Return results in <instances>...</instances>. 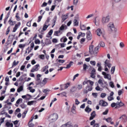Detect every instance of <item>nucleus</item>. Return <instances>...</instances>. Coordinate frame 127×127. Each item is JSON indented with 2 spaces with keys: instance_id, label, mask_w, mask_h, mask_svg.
<instances>
[{
  "instance_id": "nucleus-1",
  "label": "nucleus",
  "mask_w": 127,
  "mask_h": 127,
  "mask_svg": "<svg viewBox=\"0 0 127 127\" xmlns=\"http://www.w3.org/2000/svg\"><path fill=\"white\" fill-rule=\"evenodd\" d=\"M99 47L98 46L94 48L93 45H90L89 46V52L90 55L93 57L96 56L99 51Z\"/></svg>"
},
{
  "instance_id": "nucleus-2",
  "label": "nucleus",
  "mask_w": 127,
  "mask_h": 127,
  "mask_svg": "<svg viewBox=\"0 0 127 127\" xmlns=\"http://www.w3.org/2000/svg\"><path fill=\"white\" fill-rule=\"evenodd\" d=\"M108 29L110 32H117V29L115 27L114 24L112 22H110L107 25Z\"/></svg>"
},
{
  "instance_id": "nucleus-3",
  "label": "nucleus",
  "mask_w": 127,
  "mask_h": 127,
  "mask_svg": "<svg viewBox=\"0 0 127 127\" xmlns=\"http://www.w3.org/2000/svg\"><path fill=\"white\" fill-rule=\"evenodd\" d=\"M110 16L109 15L106 16H103L101 19V22L103 25L108 23L109 21Z\"/></svg>"
},
{
  "instance_id": "nucleus-4",
  "label": "nucleus",
  "mask_w": 127,
  "mask_h": 127,
  "mask_svg": "<svg viewBox=\"0 0 127 127\" xmlns=\"http://www.w3.org/2000/svg\"><path fill=\"white\" fill-rule=\"evenodd\" d=\"M98 83L100 84V86L106 89H107L108 84L107 82L104 81H103L101 79H100L98 81Z\"/></svg>"
},
{
  "instance_id": "nucleus-5",
  "label": "nucleus",
  "mask_w": 127,
  "mask_h": 127,
  "mask_svg": "<svg viewBox=\"0 0 127 127\" xmlns=\"http://www.w3.org/2000/svg\"><path fill=\"white\" fill-rule=\"evenodd\" d=\"M104 70L105 71H107L108 69L107 67V66L109 68H110L111 67L112 64H110L109 60H106L104 62Z\"/></svg>"
},
{
  "instance_id": "nucleus-6",
  "label": "nucleus",
  "mask_w": 127,
  "mask_h": 127,
  "mask_svg": "<svg viewBox=\"0 0 127 127\" xmlns=\"http://www.w3.org/2000/svg\"><path fill=\"white\" fill-rule=\"evenodd\" d=\"M58 117V115L56 113L51 115L49 117V120L51 122H53L56 120Z\"/></svg>"
},
{
  "instance_id": "nucleus-7",
  "label": "nucleus",
  "mask_w": 127,
  "mask_h": 127,
  "mask_svg": "<svg viewBox=\"0 0 127 127\" xmlns=\"http://www.w3.org/2000/svg\"><path fill=\"white\" fill-rule=\"evenodd\" d=\"M102 74L104 75V78L105 79H107L109 80H111V77L110 74H107L104 72H102Z\"/></svg>"
},
{
  "instance_id": "nucleus-8",
  "label": "nucleus",
  "mask_w": 127,
  "mask_h": 127,
  "mask_svg": "<svg viewBox=\"0 0 127 127\" xmlns=\"http://www.w3.org/2000/svg\"><path fill=\"white\" fill-rule=\"evenodd\" d=\"M92 89L93 88L92 86H87L86 87V90H84V94H86L89 91H92Z\"/></svg>"
},
{
  "instance_id": "nucleus-9",
  "label": "nucleus",
  "mask_w": 127,
  "mask_h": 127,
  "mask_svg": "<svg viewBox=\"0 0 127 127\" xmlns=\"http://www.w3.org/2000/svg\"><path fill=\"white\" fill-rule=\"evenodd\" d=\"M39 66V64H37L34 66L32 68L31 70L32 72H34L35 71H36L38 70V67Z\"/></svg>"
},
{
  "instance_id": "nucleus-10",
  "label": "nucleus",
  "mask_w": 127,
  "mask_h": 127,
  "mask_svg": "<svg viewBox=\"0 0 127 127\" xmlns=\"http://www.w3.org/2000/svg\"><path fill=\"white\" fill-rule=\"evenodd\" d=\"M68 17V14H63L61 17V22L63 23Z\"/></svg>"
},
{
  "instance_id": "nucleus-11",
  "label": "nucleus",
  "mask_w": 127,
  "mask_h": 127,
  "mask_svg": "<svg viewBox=\"0 0 127 127\" xmlns=\"http://www.w3.org/2000/svg\"><path fill=\"white\" fill-rule=\"evenodd\" d=\"M61 127H73L70 122H68L65 124L63 125Z\"/></svg>"
},
{
  "instance_id": "nucleus-12",
  "label": "nucleus",
  "mask_w": 127,
  "mask_h": 127,
  "mask_svg": "<svg viewBox=\"0 0 127 127\" xmlns=\"http://www.w3.org/2000/svg\"><path fill=\"white\" fill-rule=\"evenodd\" d=\"M96 115L95 113V111H93L91 114V116L90 117L89 119L90 120H92L95 117Z\"/></svg>"
},
{
  "instance_id": "nucleus-13",
  "label": "nucleus",
  "mask_w": 127,
  "mask_h": 127,
  "mask_svg": "<svg viewBox=\"0 0 127 127\" xmlns=\"http://www.w3.org/2000/svg\"><path fill=\"white\" fill-rule=\"evenodd\" d=\"M99 105L103 106H105L107 105V103L103 100H101L99 102Z\"/></svg>"
},
{
  "instance_id": "nucleus-14",
  "label": "nucleus",
  "mask_w": 127,
  "mask_h": 127,
  "mask_svg": "<svg viewBox=\"0 0 127 127\" xmlns=\"http://www.w3.org/2000/svg\"><path fill=\"white\" fill-rule=\"evenodd\" d=\"M95 70L94 68L92 70V72L91 73V76L93 78H95Z\"/></svg>"
},
{
  "instance_id": "nucleus-15",
  "label": "nucleus",
  "mask_w": 127,
  "mask_h": 127,
  "mask_svg": "<svg viewBox=\"0 0 127 127\" xmlns=\"http://www.w3.org/2000/svg\"><path fill=\"white\" fill-rule=\"evenodd\" d=\"M50 24H48V25H47L45 24L43 25V26L42 28V30H41V32H43V31H45L47 28L50 25Z\"/></svg>"
},
{
  "instance_id": "nucleus-16",
  "label": "nucleus",
  "mask_w": 127,
  "mask_h": 127,
  "mask_svg": "<svg viewBox=\"0 0 127 127\" xmlns=\"http://www.w3.org/2000/svg\"><path fill=\"white\" fill-rule=\"evenodd\" d=\"M67 27L64 24H63L61 26L59 29V30L61 31H63L64 29L66 30L67 29Z\"/></svg>"
},
{
  "instance_id": "nucleus-17",
  "label": "nucleus",
  "mask_w": 127,
  "mask_h": 127,
  "mask_svg": "<svg viewBox=\"0 0 127 127\" xmlns=\"http://www.w3.org/2000/svg\"><path fill=\"white\" fill-rule=\"evenodd\" d=\"M20 25V23H19L18 24H16L14 27L13 28V32H15L16 30L17 29L18 26H19Z\"/></svg>"
},
{
  "instance_id": "nucleus-18",
  "label": "nucleus",
  "mask_w": 127,
  "mask_h": 127,
  "mask_svg": "<svg viewBox=\"0 0 127 127\" xmlns=\"http://www.w3.org/2000/svg\"><path fill=\"white\" fill-rule=\"evenodd\" d=\"M5 126L7 127H13V125L12 123L8 122L6 123Z\"/></svg>"
},
{
  "instance_id": "nucleus-19",
  "label": "nucleus",
  "mask_w": 127,
  "mask_h": 127,
  "mask_svg": "<svg viewBox=\"0 0 127 127\" xmlns=\"http://www.w3.org/2000/svg\"><path fill=\"white\" fill-rule=\"evenodd\" d=\"M57 16H55L52 20V24L53 25L52 27H53L55 25V23L57 19Z\"/></svg>"
},
{
  "instance_id": "nucleus-20",
  "label": "nucleus",
  "mask_w": 127,
  "mask_h": 127,
  "mask_svg": "<svg viewBox=\"0 0 127 127\" xmlns=\"http://www.w3.org/2000/svg\"><path fill=\"white\" fill-rule=\"evenodd\" d=\"M127 117L125 115H122L120 118V119H122L123 120V121L125 122H126L127 121Z\"/></svg>"
},
{
  "instance_id": "nucleus-21",
  "label": "nucleus",
  "mask_w": 127,
  "mask_h": 127,
  "mask_svg": "<svg viewBox=\"0 0 127 127\" xmlns=\"http://www.w3.org/2000/svg\"><path fill=\"white\" fill-rule=\"evenodd\" d=\"M96 32L98 35L100 36L102 34L101 30L100 29H98L96 31Z\"/></svg>"
},
{
  "instance_id": "nucleus-22",
  "label": "nucleus",
  "mask_w": 127,
  "mask_h": 127,
  "mask_svg": "<svg viewBox=\"0 0 127 127\" xmlns=\"http://www.w3.org/2000/svg\"><path fill=\"white\" fill-rule=\"evenodd\" d=\"M59 33H60V34H61L62 33V32H61L59 29L58 31H55L54 32V35L57 36H58V34Z\"/></svg>"
},
{
  "instance_id": "nucleus-23",
  "label": "nucleus",
  "mask_w": 127,
  "mask_h": 127,
  "mask_svg": "<svg viewBox=\"0 0 127 127\" xmlns=\"http://www.w3.org/2000/svg\"><path fill=\"white\" fill-rule=\"evenodd\" d=\"M19 61H18L16 62V61L14 60L13 63L12 64V66L11 67V68L15 66L16 65H17L19 64Z\"/></svg>"
},
{
  "instance_id": "nucleus-24",
  "label": "nucleus",
  "mask_w": 127,
  "mask_h": 127,
  "mask_svg": "<svg viewBox=\"0 0 127 127\" xmlns=\"http://www.w3.org/2000/svg\"><path fill=\"white\" fill-rule=\"evenodd\" d=\"M92 110L91 109L89 108L88 106L86 107L85 109V111L87 113H89Z\"/></svg>"
},
{
  "instance_id": "nucleus-25",
  "label": "nucleus",
  "mask_w": 127,
  "mask_h": 127,
  "mask_svg": "<svg viewBox=\"0 0 127 127\" xmlns=\"http://www.w3.org/2000/svg\"><path fill=\"white\" fill-rule=\"evenodd\" d=\"M67 39L66 37L64 36L61 39L60 41L61 42H65L67 41Z\"/></svg>"
},
{
  "instance_id": "nucleus-26",
  "label": "nucleus",
  "mask_w": 127,
  "mask_h": 127,
  "mask_svg": "<svg viewBox=\"0 0 127 127\" xmlns=\"http://www.w3.org/2000/svg\"><path fill=\"white\" fill-rule=\"evenodd\" d=\"M73 22V24L74 26H77L78 25V22L77 20L75 19Z\"/></svg>"
},
{
  "instance_id": "nucleus-27",
  "label": "nucleus",
  "mask_w": 127,
  "mask_h": 127,
  "mask_svg": "<svg viewBox=\"0 0 127 127\" xmlns=\"http://www.w3.org/2000/svg\"><path fill=\"white\" fill-rule=\"evenodd\" d=\"M36 84L37 85H39L41 83V80L40 78H37L36 80Z\"/></svg>"
},
{
  "instance_id": "nucleus-28",
  "label": "nucleus",
  "mask_w": 127,
  "mask_h": 127,
  "mask_svg": "<svg viewBox=\"0 0 127 127\" xmlns=\"http://www.w3.org/2000/svg\"><path fill=\"white\" fill-rule=\"evenodd\" d=\"M28 89L30 91V92L32 93L34 92L35 91V89H32V87H29L28 88Z\"/></svg>"
},
{
  "instance_id": "nucleus-29",
  "label": "nucleus",
  "mask_w": 127,
  "mask_h": 127,
  "mask_svg": "<svg viewBox=\"0 0 127 127\" xmlns=\"http://www.w3.org/2000/svg\"><path fill=\"white\" fill-rule=\"evenodd\" d=\"M77 88L75 86L72 87L70 91L71 92H73L76 91Z\"/></svg>"
},
{
  "instance_id": "nucleus-30",
  "label": "nucleus",
  "mask_w": 127,
  "mask_h": 127,
  "mask_svg": "<svg viewBox=\"0 0 127 127\" xmlns=\"http://www.w3.org/2000/svg\"><path fill=\"white\" fill-rule=\"evenodd\" d=\"M115 70V66H113L111 67V74H114Z\"/></svg>"
},
{
  "instance_id": "nucleus-31",
  "label": "nucleus",
  "mask_w": 127,
  "mask_h": 127,
  "mask_svg": "<svg viewBox=\"0 0 127 127\" xmlns=\"http://www.w3.org/2000/svg\"><path fill=\"white\" fill-rule=\"evenodd\" d=\"M80 29L81 30H85L86 29V26L84 25H82L80 26Z\"/></svg>"
},
{
  "instance_id": "nucleus-32",
  "label": "nucleus",
  "mask_w": 127,
  "mask_h": 127,
  "mask_svg": "<svg viewBox=\"0 0 127 127\" xmlns=\"http://www.w3.org/2000/svg\"><path fill=\"white\" fill-rule=\"evenodd\" d=\"M23 87L22 86H21L17 90V91L20 92L23 90Z\"/></svg>"
},
{
  "instance_id": "nucleus-33",
  "label": "nucleus",
  "mask_w": 127,
  "mask_h": 127,
  "mask_svg": "<svg viewBox=\"0 0 127 127\" xmlns=\"http://www.w3.org/2000/svg\"><path fill=\"white\" fill-rule=\"evenodd\" d=\"M73 63V62H70L67 65V66L65 67V68H70L72 65V64Z\"/></svg>"
},
{
  "instance_id": "nucleus-34",
  "label": "nucleus",
  "mask_w": 127,
  "mask_h": 127,
  "mask_svg": "<svg viewBox=\"0 0 127 127\" xmlns=\"http://www.w3.org/2000/svg\"><path fill=\"white\" fill-rule=\"evenodd\" d=\"M35 102V101H29L27 103V104L28 105H33L34 103Z\"/></svg>"
},
{
  "instance_id": "nucleus-35",
  "label": "nucleus",
  "mask_w": 127,
  "mask_h": 127,
  "mask_svg": "<svg viewBox=\"0 0 127 127\" xmlns=\"http://www.w3.org/2000/svg\"><path fill=\"white\" fill-rule=\"evenodd\" d=\"M48 68V65H46L45 66L43 67L42 68V71L43 72H44L46 70H47V69Z\"/></svg>"
},
{
  "instance_id": "nucleus-36",
  "label": "nucleus",
  "mask_w": 127,
  "mask_h": 127,
  "mask_svg": "<svg viewBox=\"0 0 127 127\" xmlns=\"http://www.w3.org/2000/svg\"><path fill=\"white\" fill-rule=\"evenodd\" d=\"M48 78H44L42 81V84L44 85H45L47 82V79Z\"/></svg>"
},
{
  "instance_id": "nucleus-37",
  "label": "nucleus",
  "mask_w": 127,
  "mask_h": 127,
  "mask_svg": "<svg viewBox=\"0 0 127 127\" xmlns=\"http://www.w3.org/2000/svg\"><path fill=\"white\" fill-rule=\"evenodd\" d=\"M95 89L97 91H101L102 90V89L100 88L98 85L95 88Z\"/></svg>"
},
{
  "instance_id": "nucleus-38",
  "label": "nucleus",
  "mask_w": 127,
  "mask_h": 127,
  "mask_svg": "<svg viewBox=\"0 0 127 127\" xmlns=\"http://www.w3.org/2000/svg\"><path fill=\"white\" fill-rule=\"evenodd\" d=\"M77 88L78 90H79L82 88V85L81 84H79L77 85Z\"/></svg>"
},
{
  "instance_id": "nucleus-39",
  "label": "nucleus",
  "mask_w": 127,
  "mask_h": 127,
  "mask_svg": "<svg viewBox=\"0 0 127 127\" xmlns=\"http://www.w3.org/2000/svg\"><path fill=\"white\" fill-rule=\"evenodd\" d=\"M99 45L102 47H104L105 46V44L103 42L101 41L100 43V44H99L98 46H99Z\"/></svg>"
},
{
  "instance_id": "nucleus-40",
  "label": "nucleus",
  "mask_w": 127,
  "mask_h": 127,
  "mask_svg": "<svg viewBox=\"0 0 127 127\" xmlns=\"http://www.w3.org/2000/svg\"><path fill=\"white\" fill-rule=\"evenodd\" d=\"M105 120L107 122L109 123L112 121V119L111 117H109L107 119H105Z\"/></svg>"
},
{
  "instance_id": "nucleus-41",
  "label": "nucleus",
  "mask_w": 127,
  "mask_h": 127,
  "mask_svg": "<svg viewBox=\"0 0 127 127\" xmlns=\"http://www.w3.org/2000/svg\"><path fill=\"white\" fill-rule=\"evenodd\" d=\"M50 20V17H48L47 18V19L45 21V24L47 25L48 24V23L49 22Z\"/></svg>"
},
{
  "instance_id": "nucleus-42",
  "label": "nucleus",
  "mask_w": 127,
  "mask_h": 127,
  "mask_svg": "<svg viewBox=\"0 0 127 127\" xmlns=\"http://www.w3.org/2000/svg\"><path fill=\"white\" fill-rule=\"evenodd\" d=\"M87 82H89L91 85L90 86H92V87L93 86L94 83V82H93L92 81L90 80H89L87 81Z\"/></svg>"
},
{
  "instance_id": "nucleus-43",
  "label": "nucleus",
  "mask_w": 127,
  "mask_h": 127,
  "mask_svg": "<svg viewBox=\"0 0 127 127\" xmlns=\"http://www.w3.org/2000/svg\"><path fill=\"white\" fill-rule=\"evenodd\" d=\"M19 14L18 13H17L16 14L15 17L17 18V21H19L20 20V18L18 16Z\"/></svg>"
},
{
  "instance_id": "nucleus-44",
  "label": "nucleus",
  "mask_w": 127,
  "mask_h": 127,
  "mask_svg": "<svg viewBox=\"0 0 127 127\" xmlns=\"http://www.w3.org/2000/svg\"><path fill=\"white\" fill-rule=\"evenodd\" d=\"M80 103V102L78 100V99H75V104L77 105Z\"/></svg>"
},
{
  "instance_id": "nucleus-45",
  "label": "nucleus",
  "mask_w": 127,
  "mask_h": 127,
  "mask_svg": "<svg viewBox=\"0 0 127 127\" xmlns=\"http://www.w3.org/2000/svg\"><path fill=\"white\" fill-rule=\"evenodd\" d=\"M107 98L109 101H111L114 99V98L113 97V96H108Z\"/></svg>"
},
{
  "instance_id": "nucleus-46",
  "label": "nucleus",
  "mask_w": 127,
  "mask_h": 127,
  "mask_svg": "<svg viewBox=\"0 0 127 127\" xmlns=\"http://www.w3.org/2000/svg\"><path fill=\"white\" fill-rule=\"evenodd\" d=\"M87 38L88 40H90L92 38V34L90 35H87Z\"/></svg>"
},
{
  "instance_id": "nucleus-47",
  "label": "nucleus",
  "mask_w": 127,
  "mask_h": 127,
  "mask_svg": "<svg viewBox=\"0 0 127 127\" xmlns=\"http://www.w3.org/2000/svg\"><path fill=\"white\" fill-rule=\"evenodd\" d=\"M28 125L29 127H33L34 126V124L30 123V122H29Z\"/></svg>"
},
{
  "instance_id": "nucleus-48",
  "label": "nucleus",
  "mask_w": 127,
  "mask_h": 127,
  "mask_svg": "<svg viewBox=\"0 0 127 127\" xmlns=\"http://www.w3.org/2000/svg\"><path fill=\"white\" fill-rule=\"evenodd\" d=\"M123 93V90L122 89L118 91V94L119 95H120L121 94Z\"/></svg>"
},
{
  "instance_id": "nucleus-49",
  "label": "nucleus",
  "mask_w": 127,
  "mask_h": 127,
  "mask_svg": "<svg viewBox=\"0 0 127 127\" xmlns=\"http://www.w3.org/2000/svg\"><path fill=\"white\" fill-rule=\"evenodd\" d=\"M106 94L105 93H102L100 95V97L102 98H104L106 96Z\"/></svg>"
},
{
  "instance_id": "nucleus-50",
  "label": "nucleus",
  "mask_w": 127,
  "mask_h": 127,
  "mask_svg": "<svg viewBox=\"0 0 127 127\" xmlns=\"http://www.w3.org/2000/svg\"><path fill=\"white\" fill-rule=\"evenodd\" d=\"M83 69L84 70H86V69L88 68L89 66H87L86 64H85L83 65Z\"/></svg>"
},
{
  "instance_id": "nucleus-51",
  "label": "nucleus",
  "mask_w": 127,
  "mask_h": 127,
  "mask_svg": "<svg viewBox=\"0 0 127 127\" xmlns=\"http://www.w3.org/2000/svg\"><path fill=\"white\" fill-rule=\"evenodd\" d=\"M92 95L95 98H96L97 96V94L96 93H93Z\"/></svg>"
},
{
  "instance_id": "nucleus-52",
  "label": "nucleus",
  "mask_w": 127,
  "mask_h": 127,
  "mask_svg": "<svg viewBox=\"0 0 127 127\" xmlns=\"http://www.w3.org/2000/svg\"><path fill=\"white\" fill-rule=\"evenodd\" d=\"M25 46V44H20L19 45V48H22L24 47Z\"/></svg>"
},
{
  "instance_id": "nucleus-53",
  "label": "nucleus",
  "mask_w": 127,
  "mask_h": 127,
  "mask_svg": "<svg viewBox=\"0 0 127 127\" xmlns=\"http://www.w3.org/2000/svg\"><path fill=\"white\" fill-rule=\"evenodd\" d=\"M70 84L68 83L65 85L64 88L65 89H67L70 86Z\"/></svg>"
},
{
  "instance_id": "nucleus-54",
  "label": "nucleus",
  "mask_w": 127,
  "mask_h": 127,
  "mask_svg": "<svg viewBox=\"0 0 127 127\" xmlns=\"http://www.w3.org/2000/svg\"><path fill=\"white\" fill-rule=\"evenodd\" d=\"M109 84L111 87L113 88L114 87V86L113 82H111L109 83Z\"/></svg>"
},
{
  "instance_id": "nucleus-55",
  "label": "nucleus",
  "mask_w": 127,
  "mask_h": 127,
  "mask_svg": "<svg viewBox=\"0 0 127 127\" xmlns=\"http://www.w3.org/2000/svg\"><path fill=\"white\" fill-rule=\"evenodd\" d=\"M35 43L36 44H39L40 43V41L38 39H37L35 40Z\"/></svg>"
},
{
  "instance_id": "nucleus-56",
  "label": "nucleus",
  "mask_w": 127,
  "mask_h": 127,
  "mask_svg": "<svg viewBox=\"0 0 127 127\" xmlns=\"http://www.w3.org/2000/svg\"><path fill=\"white\" fill-rule=\"evenodd\" d=\"M90 63L92 65H95L96 63L95 61H90Z\"/></svg>"
},
{
  "instance_id": "nucleus-57",
  "label": "nucleus",
  "mask_w": 127,
  "mask_h": 127,
  "mask_svg": "<svg viewBox=\"0 0 127 127\" xmlns=\"http://www.w3.org/2000/svg\"><path fill=\"white\" fill-rule=\"evenodd\" d=\"M124 104L121 101L119 102V107H122V106H124Z\"/></svg>"
},
{
  "instance_id": "nucleus-58",
  "label": "nucleus",
  "mask_w": 127,
  "mask_h": 127,
  "mask_svg": "<svg viewBox=\"0 0 127 127\" xmlns=\"http://www.w3.org/2000/svg\"><path fill=\"white\" fill-rule=\"evenodd\" d=\"M79 75V74L78 73H77V74H75V75L73 77V81H74V80L76 78V77H78V76Z\"/></svg>"
},
{
  "instance_id": "nucleus-59",
  "label": "nucleus",
  "mask_w": 127,
  "mask_h": 127,
  "mask_svg": "<svg viewBox=\"0 0 127 127\" xmlns=\"http://www.w3.org/2000/svg\"><path fill=\"white\" fill-rule=\"evenodd\" d=\"M78 0H74L73 1V4L76 5L78 2Z\"/></svg>"
},
{
  "instance_id": "nucleus-60",
  "label": "nucleus",
  "mask_w": 127,
  "mask_h": 127,
  "mask_svg": "<svg viewBox=\"0 0 127 127\" xmlns=\"http://www.w3.org/2000/svg\"><path fill=\"white\" fill-rule=\"evenodd\" d=\"M79 33L80 34V35L81 36H82L83 37L85 35V34L84 33H82L81 32H80Z\"/></svg>"
},
{
  "instance_id": "nucleus-61",
  "label": "nucleus",
  "mask_w": 127,
  "mask_h": 127,
  "mask_svg": "<svg viewBox=\"0 0 127 127\" xmlns=\"http://www.w3.org/2000/svg\"><path fill=\"white\" fill-rule=\"evenodd\" d=\"M42 18V16L41 15L39 16L38 18V20L37 22H39L40 21L41 19Z\"/></svg>"
},
{
  "instance_id": "nucleus-62",
  "label": "nucleus",
  "mask_w": 127,
  "mask_h": 127,
  "mask_svg": "<svg viewBox=\"0 0 127 127\" xmlns=\"http://www.w3.org/2000/svg\"><path fill=\"white\" fill-rule=\"evenodd\" d=\"M9 24L10 25H13V22L11 20V19H10L9 21Z\"/></svg>"
},
{
  "instance_id": "nucleus-63",
  "label": "nucleus",
  "mask_w": 127,
  "mask_h": 127,
  "mask_svg": "<svg viewBox=\"0 0 127 127\" xmlns=\"http://www.w3.org/2000/svg\"><path fill=\"white\" fill-rule=\"evenodd\" d=\"M108 112V110L107 109H106L105 111L103 112L102 113L104 115H106L107 114Z\"/></svg>"
},
{
  "instance_id": "nucleus-64",
  "label": "nucleus",
  "mask_w": 127,
  "mask_h": 127,
  "mask_svg": "<svg viewBox=\"0 0 127 127\" xmlns=\"http://www.w3.org/2000/svg\"><path fill=\"white\" fill-rule=\"evenodd\" d=\"M53 32V31L52 30H51L49 32H48V34L50 35H51L52 34Z\"/></svg>"
}]
</instances>
